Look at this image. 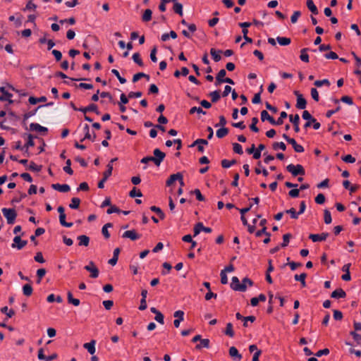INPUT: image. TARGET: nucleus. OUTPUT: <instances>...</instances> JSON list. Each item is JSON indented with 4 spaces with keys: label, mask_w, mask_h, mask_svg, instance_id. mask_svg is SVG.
<instances>
[{
    "label": "nucleus",
    "mask_w": 361,
    "mask_h": 361,
    "mask_svg": "<svg viewBox=\"0 0 361 361\" xmlns=\"http://www.w3.org/2000/svg\"><path fill=\"white\" fill-rule=\"evenodd\" d=\"M212 102H216L220 99V93L219 90H214L209 93Z\"/></svg>",
    "instance_id": "43"
},
{
    "label": "nucleus",
    "mask_w": 361,
    "mask_h": 361,
    "mask_svg": "<svg viewBox=\"0 0 361 361\" xmlns=\"http://www.w3.org/2000/svg\"><path fill=\"white\" fill-rule=\"evenodd\" d=\"M111 73L118 78V80L121 84H124L126 82V80L121 76L119 72L116 69H112Z\"/></svg>",
    "instance_id": "51"
},
{
    "label": "nucleus",
    "mask_w": 361,
    "mask_h": 361,
    "mask_svg": "<svg viewBox=\"0 0 361 361\" xmlns=\"http://www.w3.org/2000/svg\"><path fill=\"white\" fill-rule=\"evenodd\" d=\"M329 236L328 233H322L321 234H310L309 235V238L311 239L313 242H320L325 240Z\"/></svg>",
    "instance_id": "11"
},
{
    "label": "nucleus",
    "mask_w": 361,
    "mask_h": 361,
    "mask_svg": "<svg viewBox=\"0 0 361 361\" xmlns=\"http://www.w3.org/2000/svg\"><path fill=\"white\" fill-rule=\"evenodd\" d=\"M224 333L226 335L228 336L231 338H233L234 336V331L233 330V325L231 323H228L226 324V328Z\"/></svg>",
    "instance_id": "41"
},
{
    "label": "nucleus",
    "mask_w": 361,
    "mask_h": 361,
    "mask_svg": "<svg viewBox=\"0 0 361 361\" xmlns=\"http://www.w3.org/2000/svg\"><path fill=\"white\" fill-rule=\"evenodd\" d=\"M301 13L298 11H294L291 16L290 20L292 23H295L298 21V18L300 16Z\"/></svg>",
    "instance_id": "63"
},
{
    "label": "nucleus",
    "mask_w": 361,
    "mask_h": 361,
    "mask_svg": "<svg viewBox=\"0 0 361 361\" xmlns=\"http://www.w3.org/2000/svg\"><path fill=\"white\" fill-rule=\"evenodd\" d=\"M119 252H120V249L118 247L116 248L114 250L113 257L111 259H110L108 262V263L109 264H111V266L116 265V264L117 263V261H118Z\"/></svg>",
    "instance_id": "26"
},
{
    "label": "nucleus",
    "mask_w": 361,
    "mask_h": 361,
    "mask_svg": "<svg viewBox=\"0 0 361 361\" xmlns=\"http://www.w3.org/2000/svg\"><path fill=\"white\" fill-rule=\"evenodd\" d=\"M66 165L63 167V171L69 175H72L73 173V171L71 168V161L68 159L66 162Z\"/></svg>",
    "instance_id": "50"
},
{
    "label": "nucleus",
    "mask_w": 361,
    "mask_h": 361,
    "mask_svg": "<svg viewBox=\"0 0 361 361\" xmlns=\"http://www.w3.org/2000/svg\"><path fill=\"white\" fill-rule=\"evenodd\" d=\"M306 276H307V274L305 273H302L301 274H299V275L295 274L294 276V279L297 281L300 282L302 287H305L306 286V281H305Z\"/></svg>",
    "instance_id": "27"
},
{
    "label": "nucleus",
    "mask_w": 361,
    "mask_h": 361,
    "mask_svg": "<svg viewBox=\"0 0 361 361\" xmlns=\"http://www.w3.org/2000/svg\"><path fill=\"white\" fill-rule=\"evenodd\" d=\"M261 119L262 121L267 120L272 125H275V120L271 116H270L268 112L265 110H263L261 112Z\"/></svg>",
    "instance_id": "25"
},
{
    "label": "nucleus",
    "mask_w": 361,
    "mask_h": 361,
    "mask_svg": "<svg viewBox=\"0 0 361 361\" xmlns=\"http://www.w3.org/2000/svg\"><path fill=\"white\" fill-rule=\"evenodd\" d=\"M229 355L235 361H240L242 359V355L239 353L238 349L234 346L229 348Z\"/></svg>",
    "instance_id": "13"
},
{
    "label": "nucleus",
    "mask_w": 361,
    "mask_h": 361,
    "mask_svg": "<svg viewBox=\"0 0 361 361\" xmlns=\"http://www.w3.org/2000/svg\"><path fill=\"white\" fill-rule=\"evenodd\" d=\"M309 50L308 48H303L300 51V59L302 61L308 63L309 62V56L307 54V51Z\"/></svg>",
    "instance_id": "29"
},
{
    "label": "nucleus",
    "mask_w": 361,
    "mask_h": 361,
    "mask_svg": "<svg viewBox=\"0 0 361 361\" xmlns=\"http://www.w3.org/2000/svg\"><path fill=\"white\" fill-rule=\"evenodd\" d=\"M235 317L238 320H243V326L247 327V321H250V322H253L255 321V317L254 316H248V317H243L242 316L239 312L236 313Z\"/></svg>",
    "instance_id": "17"
},
{
    "label": "nucleus",
    "mask_w": 361,
    "mask_h": 361,
    "mask_svg": "<svg viewBox=\"0 0 361 361\" xmlns=\"http://www.w3.org/2000/svg\"><path fill=\"white\" fill-rule=\"evenodd\" d=\"M35 145V142L33 141V137L32 135H28L27 136V141L26 144L24 145V147L25 149V153L28 152V148L30 147H33Z\"/></svg>",
    "instance_id": "37"
},
{
    "label": "nucleus",
    "mask_w": 361,
    "mask_h": 361,
    "mask_svg": "<svg viewBox=\"0 0 361 361\" xmlns=\"http://www.w3.org/2000/svg\"><path fill=\"white\" fill-rule=\"evenodd\" d=\"M27 243V240H23L21 239L20 235H16L13 238V243L11 245L13 248H17L18 250H21L23 248Z\"/></svg>",
    "instance_id": "5"
},
{
    "label": "nucleus",
    "mask_w": 361,
    "mask_h": 361,
    "mask_svg": "<svg viewBox=\"0 0 361 361\" xmlns=\"http://www.w3.org/2000/svg\"><path fill=\"white\" fill-rule=\"evenodd\" d=\"M83 130H84V131L85 133V137L83 138V140L89 139V140H92V141H94L96 135H94L93 137H92L91 134L90 133V127H89V126L87 124L85 125V126L83 128Z\"/></svg>",
    "instance_id": "34"
},
{
    "label": "nucleus",
    "mask_w": 361,
    "mask_h": 361,
    "mask_svg": "<svg viewBox=\"0 0 361 361\" xmlns=\"http://www.w3.org/2000/svg\"><path fill=\"white\" fill-rule=\"evenodd\" d=\"M154 163L157 166H159L164 159L165 158V153L161 152L159 149H154Z\"/></svg>",
    "instance_id": "3"
},
{
    "label": "nucleus",
    "mask_w": 361,
    "mask_h": 361,
    "mask_svg": "<svg viewBox=\"0 0 361 361\" xmlns=\"http://www.w3.org/2000/svg\"><path fill=\"white\" fill-rule=\"evenodd\" d=\"M173 2H174V4H173V8L174 12L178 13L180 16H182L183 14V5L180 3L177 2L176 1H173Z\"/></svg>",
    "instance_id": "33"
},
{
    "label": "nucleus",
    "mask_w": 361,
    "mask_h": 361,
    "mask_svg": "<svg viewBox=\"0 0 361 361\" xmlns=\"http://www.w3.org/2000/svg\"><path fill=\"white\" fill-rule=\"evenodd\" d=\"M287 116H288V114L286 112L281 111L280 114V117L276 121H275V125L280 126V125L283 124V119L286 118Z\"/></svg>",
    "instance_id": "44"
},
{
    "label": "nucleus",
    "mask_w": 361,
    "mask_h": 361,
    "mask_svg": "<svg viewBox=\"0 0 361 361\" xmlns=\"http://www.w3.org/2000/svg\"><path fill=\"white\" fill-rule=\"evenodd\" d=\"M59 221L60 224L64 227L71 228L73 226V223H68L66 221V214L59 215Z\"/></svg>",
    "instance_id": "39"
},
{
    "label": "nucleus",
    "mask_w": 361,
    "mask_h": 361,
    "mask_svg": "<svg viewBox=\"0 0 361 361\" xmlns=\"http://www.w3.org/2000/svg\"><path fill=\"white\" fill-rule=\"evenodd\" d=\"M2 213L6 219L8 224H13L15 223L17 213L14 209L3 208Z\"/></svg>",
    "instance_id": "1"
},
{
    "label": "nucleus",
    "mask_w": 361,
    "mask_h": 361,
    "mask_svg": "<svg viewBox=\"0 0 361 361\" xmlns=\"http://www.w3.org/2000/svg\"><path fill=\"white\" fill-rule=\"evenodd\" d=\"M209 339H201L200 340V343L199 345H196V348H201L202 347L203 348H209Z\"/></svg>",
    "instance_id": "57"
},
{
    "label": "nucleus",
    "mask_w": 361,
    "mask_h": 361,
    "mask_svg": "<svg viewBox=\"0 0 361 361\" xmlns=\"http://www.w3.org/2000/svg\"><path fill=\"white\" fill-rule=\"evenodd\" d=\"M233 149L236 154H242L243 153L242 146L237 142L233 144Z\"/></svg>",
    "instance_id": "54"
},
{
    "label": "nucleus",
    "mask_w": 361,
    "mask_h": 361,
    "mask_svg": "<svg viewBox=\"0 0 361 361\" xmlns=\"http://www.w3.org/2000/svg\"><path fill=\"white\" fill-rule=\"evenodd\" d=\"M30 104H36L37 102H44L47 101V97L44 96L40 97H30L28 99Z\"/></svg>",
    "instance_id": "30"
},
{
    "label": "nucleus",
    "mask_w": 361,
    "mask_h": 361,
    "mask_svg": "<svg viewBox=\"0 0 361 361\" xmlns=\"http://www.w3.org/2000/svg\"><path fill=\"white\" fill-rule=\"evenodd\" d=\"M289 120L291 123H293L294 126V130L296 133H298L300 131L299 128V122H300V117L298 114H295V116L290 115L289 116Z\"/></svg>",
    "instance_id": "16"
},
{
    "label": "nucleus",
    "mask_w": 361,
    "mask_h": 361,
    "mask_svg": "<svg viewBox=\"0 0 361 361\" xmlns=\"http://www.w3.org/2000/svg\"><path fill=\"white\" fill-rule=\"evenodd\" d=\"M285 213L290 214L292 219H296L298 218L299 214L295 212L294 208H290L285 211Z\"/></svg>",
    "instance_id": "56"
},
{
    "label": "nucleus",
    "mask_w": 361,
    "mask_h": 361,
    "mask_svg": "<svg viewBox=\"0 0 361 361\" xmlns=\"http://www.w3.org/2000/svg\"><path fill=\"white\" fill-rule=\"evenodd\" d=\"M222 51L221 50H216L215 49L212 48L210 50V54L214 59V61L218 62L221 60V57L220 54Z\"/></svg>",
    "instance_id": "28"
},
{
    "label": "nucleus",
    "mask_w": 361,
    "mask_h": 361,
    "mask_svg": "<svg viewBox=\"0 0 361 361\" xmlns=\"http://www.w3.org/2000/svg\"><path fill=\"white\" fill-rule=\"evenodd\" d=\"M212 228L209 227H205L202 222H198L194 227V235H197L201 231L205 233H211Z\"/></svg>",
    "instance_id": "8"
},
{
    "label": "nucleus",
    "mask_w": 361,
    "mask_h": 361,
    "mask_svg": "<svg viewBox=\"0 0 361 361\" xmlns=\"http://www.w3.org/2000/svg\"><path fill=\"white\" fill-rule=\"evenodd\" d=\"M273 149L274 150H278L279 149H281L283 151H285L286 149V146L284 144V142H275V143L273 144Z\"/></svg>",
    "instance_id": "55"
},
{
    "label": "nucleus",
    "mask_w": 361,
    "mask_h": 361,
    "mask_svg": "<svg viewBox=\"0 0 361 361\" xmlns=\"http://www.w3.org/2000/svg\"><path fill=\"white\" fill-rule=\"evenodd\" d=\"M41 168L42 166H39V165H37L34 162H31L30 164V165L28 166V169L32 171H39L41 170Z\"/></svg>",
    "instance_id": "62"
},
{
    "label": "nucleus",
    "mask_w": 361,
    "mask_h": 361,
    "mask_svg": "<svg viewBox=\"0 0 361 361\" xmlns=\"http://www.w3.org/2000/svg\"><path fill=\"white\" fill-rule=\"evenodd\" d=\"M288 143L293 146L294 150L296 152L300 153L304 152V147L302 145H298L295 140V139L293 138L291 140H289Z\"/></svg>",
    "instance_id": "23"
},
{
    "label": "nucleus",
    "mask_w": 361,
    "mask_h": 361,
    "mask_svg": "<svg viewBox=\"0 0 361 361\" xmlns=\"http://www.w3.org/2000/svg\"><path fill=\"white\" fill-rule=\"evenodd\" d=\"M80 203V200L78 197H73L71 199V202L69 204L70 208L73 209H76L79 207Z\"/></svg>",
    "instance_id": "40"
},
{
    "label": "nucleus",
    "mask_w": 361,
    "mask_h": 361,
    "mask_svg": "<svg viewBox=\"0 0 361 361\" xmlns=\"http://www.w3.org/2000/svg\"><path fill=\"white\" fill-rule=\"evenodd\" d=\"M294 94L297 97L296 107L299 109H305L306 108L307 102L299 91H294Z\"/></svg>",
    "instance_id": "4"
},
{
    "label": "nucleus",
    "mask_w": 361,
    "mask_h": 361,
    "mask_svg": "<svg viewBox=\"0 0 361 361\" xmlns=\"http://www.w3.org/2000/svg\"><path fill=\"white\" fill-rule=\"evenodd\" d=\"M2 313L6 314L8 318H11L15 312L13 310H8L7 306H5L1 309Z\"/></svg>",
    "instance_id": "49"
},
{
    "label": "nucleus",
    "mask_w": 361,
    "mask_h": 361,
    "mask_svg": "<svg viewBox=\"0 0 361 361\" xmlns=\"http://www.w3.org/2000/svg\"><path fill=\"white\" fill-rule=\"evenodd\" d=\"M286 170L293 176H297L298 175L304 176L305 174V169L300 164L294 165L293 164H290L286 166Z\"/></svg>",
    "instance_id": "2"
},
{
    "label": "nucleus",
    "mask_w": 361,
    "mask_h": 361,
    "mask_svg": "<svg viewBox=\"0 0 361 361\" xmlns=\"http://www.w3.org/2000/svg\"><path fill=\"white\" fill-rule=\"evenodd\" d=\"M178 179H181V173H176L170 176V177L166 180V185L171 186L175 181L178 180Z\"/></svg>",
    "instance_id": "21"
},
{
    "label": "nucleus",
    "mask_w": 361,
    "mask_h": 361,
    "mask_svg": "<svg viewBox=\"0 0 361 361\" xmlns=\"http://www.w3.org/2000/svg\"><path fill=\"white\" fill-rule=\"evenodd\" d=\"M276 40L278 43L281 46H287L290 43V39L285 37H277Z\"/></svg>",
    "instance_id": "32"
},
{
    "label": "nucleus",
    "mask_w": 361,
    "mask_h": 361,
    "mask_svg": "<svg viewBox=\"0 0 361 361\" xmlns=\"http://www.w3.org/2000/svg\"><path fill=\"white\" fill-rule=\"evenodd\" d=\"M346 296L345 292L342 288H338L331 293V297L333 298H344Z\"/></svg>",
    "instance_id": "18"
},
{
    "label": "nucleus",
    "mask_w": 361,
    "mask_h": 361,
    "mask_svg": "<svg viewBox=\"0 0 361 361\" xmlns=\"http://www.w3.org/2000/svg\"><path fill=\"white\" fill-rule=\"evenodd\" d=\"M350 335L353 336L357 345L361 346V335L355 331H351Z\"/></svg>",
    "instance_id": "53"
},
{
    "label": "nucleus",
    "mask_w": 361,
    "mask_h": 361,
    "mask_svg": "<svg viewBox=\"0 0 361 361\" xmlns=\"http://www.w3.org/2000/svg\"><path fill=\"white\" fill-rule=\"evenodd\" d=\"M228 133V130L226 128L222 127L216 130V135L219 138L225 137Z\"/></svg>",
    "instance_id": "35"
},
{
    "label": "nucleus",
    "mask_w": 361,
    "mask_h": 361,
    "mask_svg": "<svg viewBox=\"0 0 361 361\" xmlns=\"http://www.w3.org/2000/svg\"><path fill=\"white\" fill-rule=\"evenodd\" d=\"M236 163V161L235 159L233 160H228V159H223L221 161V166L224 169L230 168L231 166L234 165Z\"/></svg>",
    "instance_id": "38"
},
{
    "label": "nucleus",
    "mask_w": 361,
    "mask_h": 361,
    "mask_svg": "<svg viewBox=\"0 0 361 361\" xmlns=\"http://www.w3.org/2000/svg\"><path fill=\"white\" fill-rule=\"evenodd\" d=\"M51 188L61 192H67L71 190V188L68 184L55 183L51 185Z\"/></svg>",
    "instance_id": "14"
},
{
    "label": "nucleus",
    "mask_w": 361,
    "mask_h": 361,
    "mask_svg": "<svg viewBox=\"0 0 361 361\" xmlns=\"http://www.w3.org/2000/svg\"><path fill=\"white\" fill-rule=\"evenodd\" d=\"M290 234H289V233H286V234L283 235V243L281 245V246L282 247H286L288 245L289 240H290Z\"/></svg>",
    "instance_id": "60"
},
{
    "label": "nucleus",
    "mask_w": 361,
    "mask_h": 361,
    "mask_svg": "<svg viewBox=\"0 0 361 361\" xmlns=\"http://www.w3.org/2000/svg\"><path fill=\"white\" fill-rule=\"evenodd\" d=\"M208 144V142L207 140H204V139H197L193 143L192 145H191V147H193L196 145H198V150L201 152H204V147L203 145H207Z\"/></svg>",
    "instance_id": "19"
},
{
    "label": "nucleus",
    "mask_w": 361,
    "mask_h": 361,
    "mask_svg": "<svg viewBox=\"0 0 361 361\" xmlns=\"http://www.w3.org/2000/svg\"><path fill=\"white\" fill-rule=\"evenodd\" d=\"M73 109L75 111H80L83 112L84 114H86L87 111H93V112H95L97 114H99V111L97 109V105H95L94 104H91L86 107H82V108H80V109L73 107Z\"/></svg>",
    "instance_id": "10"
},
{
    "label": "nucleus",
    "mask_w": 361,
    "mask_h": 361,
    "mask_svg": "<svg viewBox=\"0 0 361 361\" xmlns=\"http://www.w3.org/2000/svg\"><path fill=\"white\" fill-rule=\"evenodd\" d=\"M86 271H87L90 273V276L93 279H96L99 276V269H97V267L87 268Z\"/></svg>",
    "instance_id": "46"
},
{
    "label": "nucleus",
    "mask_w": 361,
    "mask_h": 361,
    "mask_svg": "<svg viewBox=\"0 0 361 361\" xmlns=\"http://www.w3.org/2000/svg\"><path fill=\"white\" fill-rule=\"evenodd\" d=\"M30 129L32 131H36L42 133H45L48 131L47 128L40 126L37 123H32L30 124Z\"/></svg>",
    "instance_id": "15"
},
{
    "label": "nucleus",
    "mask_w": 361,
    "mask_h": 361,
    "mask_svg": "<svg viewBox=\"0 0 361 361\" xmlns=\"http://www.w3.org/2000/svg\"><path fill=\"white\" fill-rule=\"evenodd\" d=\"M257 122H258V118L257 117L252 118V123H251V125L250 126V130H252L253 132H255V133L259 132V128L256 126Z\"/></svg>",
    "instance_id": "52"
},
{
    "label": "nucleus",
    "mask_w": 361,
    "mask_h": 361,
    "mask_svg": "<svg viewBox=\"0 0 361 361\" xmlns=\"http://www.w3.org/2000/svg\"><path fill=\"white\" fill-rule=\"evenodd\" d=\"M231 287L234 290L245 291V285H240V282L237 276H233L231 279Z\"/></svg>",
    "instance_id": "6"
},
{
    "label": "nucleus",
    "mask_w": 361,
    "mask_h": 361,
    "mask_svg": "<svg viewBox=\"0 0 361 361\" xmlns=\"http://www.w3.org/2000/svg\"><path fill=\"white\" fill-rule=\"evenodd\" d=\"M315 202L317 204H322L325 202V196L322 193L318 194L315 197Z\"/></svg>",
    "instance_id": "61"
},
{
    "label": "nucleus",
    "mask_w": 361,
    "mask_h": 361,
    "mask_svg": "<svg viewBox=\"0 0 361 361\" xmlns=\"http://www.w3.org/2000/svg\"><path fill=\"white\" fill-rule=\"evenodd\" d=\"M0 92H1V95L0 96V101H8L10 104H12L13 101L11 99V97H13V94L9 93L6 90V87H0Z\"/></svg>",
    "instance_id": "7"
},
{
    "label": "nucleus",
    "mask_w": 361,
    "mask_h": 361,
    "mask_svg": "<svg viewBox=\"0 0 361 361\" xmlns=\"http://www.w3.org/2000/svg\"><path fill=\"white\" fill-rule=\"evenodd\" d=\"M324 222L326 224H329L332 221L331 213L328 209H325L324 212Z\"/></svg>",
    "instance_id": "45"
},
{
    "label": "nucleus",
    "mask_w": 361,
    "mask_h": 361,
    "mask_svg": "<svg viewBox=\"0 0 361 361\" xmlns=\"http://www.w3.org/2000/svg\"><path fill=\"white\" fill-rule=\"evenodd\" d=\"M78 240H79L80 246H88L90 243V238L85 235H81L78 237Z\"/></svg>",
    "instance_id": "24"
},
{
    "label": "nucleus",
    "mask_w": 361,
    "mask_h": 361,
    "mask_svg": "<svg viewBox=\"0 0 361 361\" xmlns=\"http://www.w3.org/2000/svg\"><path fill=\"white\" fill-rule=\"evenodd\" d=\"M342 160L346 163H354L355 161V159L350 154L343 157Z\"/></svg>",
    "instance_id": "64"
},
{
    "label": "nucleus",
    "mask_w": 361,
    "mask_h": 361,
    "mask_svg": "<svg viewBox=\"0 0 361 361\" xmlns=\"http://www.w3.org/2000/svg\"><path fill=\"white\" fill-rule=\"evenodd\" d=\"M184 312L182 310H177L173 313V317L176 318L173 321V325L176 328L180 326V324L184 319Z\"/></svg>",
    "instance_id": "9"
},
{
    "label": "nucleus",
    "mask_w": 361,
    "mask_h": 361,
    "mask_svg": "<svg viewBox=\"0 0 361 361\" xmlns=\"http://www.w3.org/2000/svg\"><path fill=\"white\" fill-rule=\"evenodd\" d=\"M314 85L317 87H320L322 85H326L329 87L330 85V82L328 79H324L322 80H316L314 82Z\"/></svg>",
    "instance_id": "47"
},
{
    "label": "nucleus",
    "mask_w": 361,
    "mask_h": 361,
    "mask_svg": "<svg viewBox=\"0 0 361 361\" xmlns=\"http://www.w3.org/2000/svg\"><path fill=\"white\" fill-rule=\"evenodd\" d=\"M23 294L26 296H30L32 293V288L30 284H25L23 287Z\"/></svg>",
    "instance_id": "42"
},
{
    "label": "nucleus",
    "mask_w": 361,
    "mask_h": 361,
    "mask_svg": "<svg viewBox=\"0 0 361 361\" xmlns=\"http://www.w3.org/2000/svg\"><path fill=\"white\" fill-rule=\"evenodd\" d=\"M132 59L134 61V62L136 63L140 66H143V62H142V59L140 58V56L139 53H134L133 54Z\"/></svg>",
    "instance_id": "48"
},
{
    "label": "nucleus",
    "mask_w": 361,
    "mask_h": 361,
    "mask_svg": "<svg viewBox=\"0 0 361 361\" xmlns=\"http://www.w3.org/2000/svg\"><path fill=\"white\" fill-rule=\"evenodd\" d=\"M116 160V158L112 159L110 162L107 165V169L104 172L103 176L105 177V179H108L109 177L111 175L113 171V162Z\"/></svg>",
    "instance_id": "20"
},
{
    "label": "nucleus",
    "mask_w": 361,
    "mask_h": 361,
    "mask_svg": "<svg viewBox=\"0 0 361 361\" xmlns=\"http://www.w3.org/2000/svg\"><path fill=\"white\" fill-rule=\"evenodd\" d=\"M150 209L152 212H156L159 216V217L161 219H164V214L163 213V212L161 211V209L159 207H157L156 206H152L150 207Z\"/></svg>",
    "instance_id": "58"
},
{
    "label": "nucleus",
    "mask_w": 361,
    "mask_h": 361,
    "mask_svg": "<svg viewBox=\"0 0 361 361\" xmlns=\"http://www.w3.org/2000/svg\"><path fill=\"white\" fill-rule=\"evenodd\" d=\"M83 347L87 349L90 354L93 355L95 353V341L92 340L85 343Z\"/></svg>",
    "instance_id": "22"
},
{
    "label": "nucleus",
    "mask_w": 361,
    "mask_h": 361,
    "mask_svg": "<svg viewBox=\"0 0 361 361\" xmlns=\"http://www.w3.org/2000/svg\"><path fill=\"white\" fill-rule=\"evenodd\" d=\"M307 6L313 14L317 15L318 13L317 8L312 0H307Z\"/></svg>",
    "instance_id": "31"
},
{
    "label": "nucleus",
    "mask_w": 361,
    "mask_h": 361,
    "mask_svg": "<svg viewBox=\"0 0 361 361\" xmlns=\"http://www.w3.org/2000/svg\"><path fill=\"white\" fill-rule=\"evenodd\" d=\"M152 11L150 9H146L142 16L144 22H148L152 19Z\"/></svg>",
    "instance_id": "36"
},
{
    "label": "nucleus",
    "mask_w": 361,
    "mask_h": 361,
    "mask_svg": "<svg viewBox=\"0 0 361 361\" xmlns=\"http://www.w3.org/2000/svg\"><path fill=\"white\" fill-rule=\"evenodd\" d=\"M122 237L124 238H130L132 240H135L140 238V235H138L135 230L125 231L123 233Z\"/></svg>",
    "instance_id": "12"
},
{
    "label": "nucleus",
    "mask_w": 361,
    "mask_h": 361,
    "mask_svg": "<svg viewBox=\"0 0 361 361\" xmlns=\"http://www.w3.org/2000/svg\"><path fill=\"white\" fill-rule=\"evenodd\" d=\"M198 113V114H206V111H204L202 108L200 107H197V106H193L190 109V114H193L194 113Z\"/></svg>",
    "instance_id": "59"
}]
</instances>
